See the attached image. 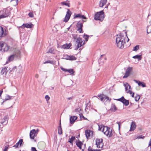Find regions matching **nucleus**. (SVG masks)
I'll list each match as a JSON object with an SVG mask.
<instances>
[{"label": "nucleus", "mask_w": 151, "mask_h": 151, "mask_svg": "<svg viewBox=\"0 0 151 151\" xmlns=\"http://www.w3.org/2000/svg\"><path fill=\"white\" fill-rule=\"evenodd\" d=\"M127 38L128 42L129 39L128 37L126 35V36L122 35V34L120 35H117L116 36V43L117 47L119 48H122L124 47V44L125 42V39L126 37Z\"/></svg>", "instance_id": "f257e3e1"}, {"label": "nucleus", "mask_w": 151, "mask_h": 151, "mask_svg": "<svg viewBox=\"0 0 151 151\" xmlns=\"http://www.w3.org/2000/svg\"><path fill=\"white\" fill-rule=\"evenodd\" d=\"M104 12L103 11L97 12L95 14L94 19L96 20L102 21L104 18Z\"/></svg>", "instance_id": "f03ea898"}, {"label": "nucleus", "mask_w": 151, "mask_h": 151, "mask_svg": "<svg viewBox=\"0 0 151 151\" xmlns=\"http://www.w3.org/2000/svg\"><path fill=\"white\" fill-rule=\"evenodd\" d=\"M102 132H103L104 134L106 136L109 137H110L112 135V129L110 128L107 126L104 127Z\"/></svg>", "instance_id": "7ed1b4c3"}, {"label": "nucleus", "mask_w": 151, "mask_h": 151, "mask_svg": "<svg viewBox=\"0 0 151 151\" xmlns=\"http://www.w3.org/2000/svg\"><path fill=\"white\" fill-rule=\"evenodd\" d=\"M82 22L80 21H78L76 25V27L78 28L77 30L80 33H83V31L82 30V27H83V22H86V21L82 20Z\"/></svg>", "instance_id": "20e7f679"}, {"label": "nucleus", "mask_w": 151, "mask_h": 151, "mask_svg": "<svg viewBox=\"0 0 151 151\" xmlns=\"http://www.w3.org/2000/svg\"><path fill=\"white\" fill-rule=\"evenodd\" d=\"M67 10L66 14L63 20V22H67L69 20L72 14V12L69 9H67Z\"/></svg>", "instance_id": "39448f33"}, {"label": "nucleus", "mask_w": 151, "mask_h": 151, "mask_svg": "<svg viewBox=\"0 0 151 151\" xmlns=\"http://www.w3.org/2000/svg\"><path fill=\"white\" fill-rule=\"evenodd\" d=\"M96 145L97 147L102 148L103 146V139H97L96 140Z\"/></svg>", "instance_id": "423d86ee"}, {"label": "nucleus", "mask_w": 151, "mask_h": 151, "mask_svg": "<svg viewBox=\"0 0 151 151\" xmlns=\"http://www.w3.org/2000/svg\"><path fill=\"white\" fill-rule=\"evenodd\" d=\"M7 70L8 73L12 74L17 70V67L16 66L12 67L11 65H9L7 66Z\"/></svg>", "instance_id": "0eeeda50"}, {"label": "nucleus", "mask_w": 151, "mask_h": 151, "mask_svg": "<svg viewBox=\"0 0 151 151\" xmlns=\"http://www.w3.org/2000/svg\"><path fill=\"white\" fill-rule=\"evenodd\" d=\"M117 100L122 102L126 106H127L129 104V100L125 99L124 96H122L121 98L118 99Z\"/></svg>", "instance_id": "6e6552de"}, {"label": "nucleus", "mask_w": 151, "mask_h": 151, "mask_svg": "<svg viewBox=\"0 0 151 151\" xmlns=\"http://www.w3.org/2000/svg\"><path fill=\"white\" fill-rule=\"evenodd\" d=\"M132 67H128L125 72V73L124 76H123L124 78H127L129 76L130 73L132 71Z\"/></svg>", "instance_id": "1a4fd4ad"}, {"label": "nucleus", "mask_w": 151, "mask_h": 151, "mask_svg": "<svg viewBox=\"0 0 151 151\" xmlns=\"http://www.w3.org/2000/svg\"><path fill=\"white\" fill-rule=\"evenodd\" d=\"M98 96L100 98L101 101L103 102L105 100L107 101L109 99V98L108 97L104 94L98 95Z\"/></svg>", "instance_id": "9d476101"}, {"label": "nucleus", "mask_w": 151, "mask_h": 151, "mask_svg": "<svg viewBox=\"0 0 151 151\" xmlns=\"http://www.w3.org/2000/svg\"><path fill=\"white\" fill-rule=\"evenodd\" d=\"M36 134L35 129H33L32 130H31L29 133L30 138L32 139H34L35 135Z\"/></svg>", "instance_id": "9b49d317"}, {"label": "nucleus", "mask_w": 151, "mask_h": 151, "mask_svg": "<svg viewBox=\"0 0 151 151\" xmlns=\"http://www.w3.org/2000/svg\"><path fill=\"white\" fill-rule=\"evenodd\" d=\"M32 26H33V24H23L22 26L20 27H21V28L22 29H23L24 27L31 28L32 27Z\"/></svg>", "instance_id": "f8f14e48"}, {"label": "nucleus", "mask_w": 151, "mask_h": 151, "mask_svg": "<svg viewBox=\"0 0 151 151\" xmlns=\"http://www.w3.org/2000/svg\"><path fill=\"white\" fill-rule=\"evenodd\" d=\"M81 18L83 19H86L87 18L84 15H82L80 14H75L74 18Z\"/></svg>", "instance_id": "ddd939ff"}, {"label": "nucleus", "mask_w": 151, "mask_h": 151, "mask_svg": "<svg viewBox=\"0 0 151 151\" xmlns=\"http://www.w3.org/2000/svg\"><path fill=\"white\" fill-rule=\"evenodd\" d=\"M134 81L138 84L139 86H142V87H146V85L145 83L143 82H141L140 81L134 80Z\"/></svg>", "instance_id": "4468645a"}, {"label": "nucleus", "mask_w": 151, "mask_h": 151, "mask_svg": "<svg viewBox=\"0 0 151 151\" xmlns=\"http://www.w3.org/2000/svg\"><path fill=\"white\" fill-rule=\"evenodd\" d=\"M20 50L18 49H15L14 51L13 55H14L15 57L17 58L19 57L20 56Z\"/></svg>", "instance_id": "2eb2a0df"}, {"label": "nucleus", "mask_w": 151, "mask_h": 151, "mask_svg": "<svg viewBox=\"0 0 151 151\" xmlns=\"http://www.w3.org/2000/svg\"><path fill=\"white\" fill-rule=\"evenodd\" d=\"M71 46V44L70 43L66 44L61 46H60V48L64 49H68Z\"/></svg>", "instance_id": "dca6fc26"}, {"label": "nucleus", "mask_w": 151, "mask_h": 151, "mask_svg": "<svg viewBox=\"0 0 151 151\" xmlns=\"http://www.w3.org/2000/svg\"><path fill=\"white\" fill-rule=\"evenodd\" d=\"M77 119V117L76 116H73L70 117V123L72 124Z\"/></svg>", "instance_id": "f3484780"}, {"label": "nucleus", "mask_w": 151, "mask_h": 151, "mask_svg": "<svg viewBox=\"0 0 151 151\" xmlns=\"http://www.w3.org/2000/svg\"><path fill=\"white\" fill-rule=\"evenodd\" d=\"M8 72L7 67H5L2 69L1 72V73L2 75L5 74V75L6 76Z\"/></svg>", "instance_id": "a211bd4d"}, {"label": "nucleus", "mask_w": 151, "mask_h": 151, "mask_svg": "<svg viewBox=\"0 0 151 151\" xmlns=\"http://www.w3.org/2000/svg\"><path fill=\"white\" fill-rule=\"evenodd\" d=\"M136 127V125L135 122H132L131 123V124L130 131H132L134 130L135 129Z\"/></svg>", "instance_id": "6ab92c4d"}, {"label": "nucleus", "mask_w": 151, "mask_h": 151, "mask_svg": "<svg viewBox=\"0 0 151 151\" xmlns=\"http://www.w3.org/2000/svg\"><path fill=\"white\" fill-rule=\"evenodd\" d=\"M76 144L77 146L78 147L79 149H81L82 146L83 144L80 141L78 140V141H76Z\"/></svg>", "instance_id": "aec40b11"}, {"label": "nucleus", "mask_w": 151, "mask_h": 151, "mask_svg": "<svg viewBox=\"0 0 151 151\" xmlns=\"http://www.w3.org/2000/svg\"><path fill=\"white\" fill-rule=\"evenodd\" d=\"M23 141V140L22 139H20L19 141L13 147H14L17 148H18V147L19 145L20 146L22 144Z\"/></svg>", "instance_id": "412c9836"}, {"label": "nucleus", "mask_w": 151, "mask_h": 151, "mask_svg": "<svg viewBox=\"0 0 151 151\" xmlns=\"http://www.w3.org/2000/svg\"><path fill=\"white\" fill-rule=\"evenodd\" d=\"M92 132V131L90 130H86L85 131V135L86 137L87 138H88V137L90 136V133Z\"/></svg>", "instance_id": "4be33fe9"}, {"label": "nucleus", "mask_w": 151, "mask_h": 151, "mask_svg": "<svg viewBox=\"0 0 151 151\" xmlns=\"http://www.w3.org/2000/svg\"><path fill=\"white\" fill-rule=\"evenodd\" d=\"M107 1V0H101L100 2V6L103 7L106 3Z\"/></svg>", "instance_id": "5701e85b"}, {"label": "nucleus", "mask_w": 151, "mask_h": 151, "mask_svg": "<svg viewBox=\"0 0 151 151\" xmlns=\"http://www.w3.org/2000/svg\"><path fill=\"white\" fill-rule=\"evenodd\" d=\"M8 119L6 116H5L3 119L1 123L4 125H6L7 123Z\"/></svg>", "instance_id": "b1692460"}, {"label": "nucleus", "mask_w": 151, "mask_h": 151, "mask_svg": "<svg viewBox=\"0 0 151 151\" xmlns=\"http://www.w3.org/2000/svg\"><path fill=\"white\" fill-rule=\"evenodd\" d=\"M58 133L59 134H62V130L61 128V121H60V125L58 128Z\"/></svg>", "instance_id": "393cba45"}, {"label": "nucleus", "mask_w": 151, "mask_h": 151, "mask_svg": "<svg viewBox=\"0 0 151 151\" xmlns=\"http://www.w3.org/2000/svg\"><path fill=\"white\" fill-rule=\"evenodd\" d=\"M111 110L114 112L115 111L117 110V108L114 104H112L111 105Z\"/></svg>", "instance_id": "a878e982"}, {"label": "nucleus", "mask_w": 151, "mask_h": 151, "mask_svg": "<svg viewBox=\"0 0 151 151\" xmlns=\"http://www.w3.org/2000/svg\"><path fill=\"white\" fill-rule=\"evenodd\" d=\"M9 14L8 13H7L6 12H5V13L0 15V18L7 17L9 16Z\"/></svg>", "instance_id": "bb28decb"}, {"label": "nucleus", "mask_w": 151, "mask_h": 151, "mask_svg": "<svg viewBox=\"0 0 151 151\" xmlns=\"http://www.w3.org/2000/svg\"><path fill=\"white\" fill-rule=\"evenodd\" d=\"M67 1L68 2L69 1H68V0H67L66 1H63V2H62L61 3V4L62 5H65L66 6H67L68 7H70V4L69 3L67 2Z\"/></svg>", "instance_id": "cd10ccee"}, {"label": "nucleus", "mask_w": 151, "mask_h": 151, "mask_svg": "<svg viewBox=\"0 0 151 151\" xmlns=\"http://www.w3.org/2000/svg\"><path fill=\"white\" fill-rule=\"evenodd\" d=\"M132 58L134 59H137L138 60H140L142 58V55H137L133 56Z\"/></svg>", "instance_id": "c85d7f7f"}, {"label": "nucleus", "mask_w": 151, "mask_h": 151, "mask_svg": "<svg viewBox=\"0 0 151 151\" xmlns=\"http://www.w3.org/2000/svg\"><path fill=\"white\" fill-rule=\"evenodd\" d=\"M104 59L105 60H106V57H105V55H102L101 56L100 58H99V59L98 62L99 63H101V60Z\"/></svg>", "instance_id": "c756f323"}, {"label": "nucleus", "mask_w": 151, "mask_h": 151, "mask_svg": "<svg viewBox=\"0 0 151 151\" xmlns=\"http://www.w3.org/2000/svg\"><path fill=\"white\" fill-rule=\"evenodd\" d=\"M67 59H69L70 60H76V58L73 56L70 55L68 56Z\"/></svg>", "instance_id": "7c9ffc66"}, {"label": "nucleus", "mask_w": 151, "mask_h": 151, "mask_svg": "<svg viewBox=\"0 0 151 151\" xmlns=\"http://www.w3.org/2000/svg\"><path fill=\"white\" fill-rule=\"evenodd\" d=\"M76 41L77 43H82L83 41V40H82V39L79 37L77 38Z\"/></svg>", "instance_id": "2f4dec72"}, {"label": "nucleus", "mask_w": 151, "mask_h": 151, "mask_svg": "<svg viewBox=\"0 0 151 151\" xmlns=\"http://www.w3.org/2000/svg\"><path fill=\"white\" fill-rule=\"evenodd\" d=\"M11 99V97L10 96L7 95H6V97L4 99V100L1 103V104H2L5 101L8 100L9 99Z\"/></svg>", "instance_id": "473e14b6"}, {"label": "nucleus", "mask_w": 151, "mask_h": 151, "mask_svg": "<svg viewBox=\"0 0 151 151\" xmlns=\"http://www.w3.org/2000/svg\"><path fill=\"white\" fill-rule=\"evenodd\" d=\"M14 55L13 54L11 55L8 58V60L9 62L13 60L14 57Z\"/></svg>", "instance_id": "72a5a7b5"}, {"label": "nucleus", "mask_w": 151, "mask_h": 151, "mask_svg": "<svg viewBox=\"0 0 151 151\" xmlns=\"http://www.w3.org/2000/svg\"><path fill=\"white\" fill-rule=\"evenodd\" d=\"M1 31H0V38H1L2 37L4 34V29L2 27H0Z\"/></svg>", "instance_id": "f704fd0d"}, {"label": "nucleus", "mask_w": 151, "mask_h": 151, "mask_svg": "<svg viewBox=\"0 0 151 151\" xmlns=\"http://www.w3.org/2000/svg\"><path fill=\"white\" fill-rule=\"evenodd\" d=\"M67 72H69L71 75H74V73L75 72L73 69H67Z\"/></svg>", "instance_id": "c9c22d12"}, {"label": "nucleus", "mask_w": 151, "mask_h": 151, "mask_svg": "<svg viewBox=\"0 0 151 151\" xmlns=\"http://www.w3.org/2000/svg\"><path fill=\"white\" fill-rule=\"evenodd\" d=\"M76 139L75 137L74 136H72L70 138V139L69 142L71 144H73V140Z\"/></svg>", "instance_id": "e433bc0d"}, {"label": "nucleus", "mask_w": 151, "mask_h": 151, "mask_svg": "<svg viewBox=\"0 0 151 151\" xmlns=\"http://www.w3.org/2000/svg\"><path fill=\"white\" fill-rule=\"evenodd\" d=\"M88 151H100V150H98V149H92V147L91 146H89L88 149Z\"/></svg>", "instance_id": "4c0bfd02"}, {"label": "nucleus", "mask_w": 151, "mask_h": 151, "mask_svg": "<svg viewBox=\"0 0 151 151\" xmlns=\"http://www.w3.org/2000/svg\"><path fill=\"white\" fill-rule=\"evenodd\" d=\"M54 62L52 60H47L43 63L44 64H46L50 63L51 64H54Z\"/></svg>", "instance_id": "58836bf2"}, {"label": "nucleus", "mask_w": 151, "mask_h": 151, "mask_svg": "<svg viewBox=\"0 0 151 151\" xmlns=\"http://www.w3.org/2000/svg\"><path fill=\"white\" fill-rule=\"evenodd\" d=\"M89 36L85 34H84L83 35V38L85 40V41H87L89 38Z\"/></svg>", "instance_id": "ea45409f"}, {"label": "nucleus", "mask_w": 151, "mask_h": 151, "mask_svg": "<svg viewBox=\"0 0 151 151\" xmlns=\"http://www.w3.org/2000/svg\"><path fill=\"white\" fill-rule=\"evenodd\" d=\"M124 86L125 87V90L127 91H128V86H129V84L128 83H124Z\"/></svg>", "instance_id": "a19ab883"}, {"label": "nucleus", "mask_w": 151, "mask_h": 151, "mask_svg": "<svg viewBox=\"0 0 151 151\" xmlns=\"http://www.w3.org/2000/svg\"><path fill=\"white\" fill-rule=\"evenodd\" d=\"M140 97L139 95H136L135 97V101H138L140 99Z\"/></svg>", "instance_id": "79ce46f5"}, {"label": "nucleus", "mask_w": 151, "mask_h": 151, "mask_svg": "<svg viewBox=\"0 0 151 151\" xmlns=\"http://www.w3.org/2000/svg\"><path fill=\"white\" fill-rule=\"evenodd\" d=\"M54 49L52 48H50L48 52H47V53H54Z\"/></svg>", "instance_id": "37998d69"}, {"label": "nucleus", "mask_w": 151, "mask_h": 151, "mask_svg": "<svg viewBox=\"0 0 151 151\" xmlns=\"http://www.w3.org/2000/svg\"><path fill=\"white\" fill-rule=\"evenodd\" d=\"M9 46L6 45L5 47L3 48L4 50V51H7L9 49Z\"/></svg>", "instance_id": "c03bdc74"}, {"label": "nucleus", "mask_w": 151, "mask_h": 151, "mask_svg": "<svg viewBox=\"0 0 151 151\" xmlns=\"http://www.w3.org/2000/svg\"><path fill=\"white\" fill-rule=\"evenodd\" d=\"M139 48V45H137L134 47L133 51H136Z\"/></svg>", "instance_id": "a18cd8bd"}, {"label": "nucleus", "mask_w": 151, "mask_h": 151, "mask_svg": "<svg viewBox=\"0 0 151 151\" xmlns=\"http://www.w3.org/2000/svg\"><path fill=\"white\" fill-rule=\"evenodd\" d=\"M4 44L3 43L0 42V50L2 51L3 49V47H4Z\"/></svg>", "instance_id": "49530a36"}, {"label": "nucleus", "mask_w": 151, "mask_h": 151, "mask_svg": "<svg viewBox=\"0 0 151 151\" xmlns=\"http://www.w3.org/2000/svg\"><path fill=\"white\" fill-rule=\"evenodd\" d=\"M82 45V43H77V47L75 48L76 50H77L78 48Z\"/></svg>", "instance_id": "de8ad7c7"}, {"label": "nucleus", "mask_w": 151, "mask_h": 151, "mask_svg": "<svg viewBox=\"0 0 151 151\" xmlns=\"http://www.w3.org/2000/svg\"><path fill=\"white\" fill-rule=\"evenodd\" d=\"M104 127L105 126L102 125H99V131H102V129H103Z\"/></svg>", "instance_id": "09e8293b"}, {"label": "nucleus", "mask_w": 151, "mask_h": 151, "mask_svg": "<svg viewBox=\"0 0 151 151\" xmlns=\"http://www.w3.org/2000/svg\"><path fill=\"white\" fill-rule=\"evenodd\" d=\"M28 15L30 17H34V14L32 12H29L28 14Z\"/></svg>", "instance_id": "8fccbe9b"}, {"label": "nucleus", "mask_w": 151, "mask_h": 151, "mask_svg": "<svg viewBox=\"0 0 151 151\" xmlns=\"http://www.w3.org/2000/svg\"><path fill=\"white\" fill-rule=\"evenodd\" d=\"M45 98L47 101H48L50 99V97L48 95H46Z\"/></svg>", "instance_id": "3c124183"}, {"label": "nucleus", "mask_w": 151, "mask_h": 151, "mask_svg": "<svg viewBox=\"0 0 151 151\" xmlns=\"http://www.w3.org/2000/svg\"><path fill=\"white\" fill-rule=\"evenodd\" d=\"M80 117L81 118L82 117L83 119H84L85 120H87V119L86 118H85L84 116H83V114H79Z\"/></svg>", "instance_id": "603ef678"}, {"label": "nucleus", "mask_w": 151, "mask_h": 151, "mask_svg": "<svg viewBox=\"0 0 151 151\" xmlns=\"http://www.w3.org/2000/svg\"><path fill=\"white\" fill-rule=\"evenodd\" d=\"M9 146H5V148L4 149L3 151H7V150Z\"/></svg>", "instance_id": "864d4df0"}, {"label": "nucleus", "mask_w": 151, "mask_h": 151, "mask_svg": "<svg viewBox=\"0 0 151 151\" xmlns=\"http://www.w3.org/2000/svg\"><path fill=\"white\" fill-rule=\"evenodd\" d=\"M31 151H37L35 147H32L31 148Z\"/></svg>", "instance_id": "5fc2aeb1"}, {"label": "nucleus", "mask_w": 151, "mask_h": 151, "mask_svg": "<svg viewBox=\"0 0 151 151\" xmlns=\"http://www.w3.org/2000/svg\"><path fill=\"white\" fill-rule=\"evenodd\" d=\"M61 69L62 70H63V71H64V72H67V69H65L63 67H61Z\"/></svg>", "instance_id": "6e6d98bb"}, {"label": "nucleus", "mask_w": 151, "mask_h": 151, "mask_svg": "<svg viewBox=\"0 0 151 151\" xmlns=\"http://www.w3.org/2000/svg\"><path fill=\"white\" fill-rule=\"evenodd\" d=\"M81 109H75V111L76 112H79V111L81 110Z\"/></svg>", "instance_id": "4d7b16f0"}, {"label": "nucleus", "mask_w": 151, "mask_h": 151, "mask_svg": "<svg viewBox=\"0 0 151 151\" xmlns=\"http://www.w3.org/2000/svg\"><path fill=\"white\" fill-rule=\"evenodd\" d=\"M137 138L139 139H143L144 138V137H142V136L140 135Z\"/></svg>", "instance_id": "13d9d810"}, {"label": "nucleus", "mask_w": 151, "mask_h": 151, "mask_svg": "<svg viewBox=\"0 0 151 151\" xmlns=\"http://www.w3.org/2000/svg\"><path fill=\"white\" fill-rule=\"evenodd\" d=\"M127 93H129L130 94H131L132 93V91H131L130 90H128V91L127 92Z\"/></svg>", "instance_id": "bf43d9fd"}, {"label": "nucleus", "mask_w": 151, "mask_h": 151, "mask_svg": "<svg viewBox=\"0 0 151 151\" xmlns=\"http://www.w3.org/2000/svg\"><path fill=\"white\" fill-rule=\"evenodd\" d=\"M73 98V97L72 96V97H70L68 98H67V99L68 100H70L71 99H72Z\"/></svg>", "instance_id": "052dcab7"}, {"label": "nucleus", "mask_w": 151, "mask_h": 151, "mask_svg": "<svg viewBox=\"0 0 151 151\" xmlns=\"http://www.w3.org/2000/svg\"><path fill=\"white\" fill-rule=\"evenodd\" d=\"M3 92V91L2 90H1L0 91V97H1V95Z\"/></svg>", "instance_id": "680f3d73"}, {"label": "nucleus", "mask_w": 151, "mask_h": 151, "mask_svg": "<svg viewBox=\"0 0 151 151\" xmlns=\"http://www.w3.org/2000/svg\"><path fill=\"white\" fill-rule=\"evenodd\" d=\"M116 123L118 124L119 125V129L120 128V122H117Z\"/></svg>", "instance_id": "e2e57ef3"}, {"label": "nucleus", "mask_w": 151, "mask_h": 151, "mask_svg": "<svg viewBox=\"0 0 151 151\" xmlns=\"http://www.w3.org/2000/svg\"><path fill=\"white\" fill-rule=\"evenodd\" d=\"M15 1L16 3V4L17 5L18 4V0H11V1Z\"/></svg>", "instance_id": "0e129e2a"}, {"label": "nucleus", "mask_w": 151, "mask_h": 151, "mask_svg": "<svg viewBox=\"0 0 151 151\" xmlns=\"http://www.w3.org/2000/svg\"><path fill=\"white\" fill-rule=\"evenodd\" d=\"M69 56L68 55H67L66 57L64 58V59L67 60H69V59H67L68 58V57Z\"/></svg>", "instance_id": "69168bd1"}, {"label": "nucleus", "mask_w": 151, "mask_h": 151, "mask_svg": "<svg viewBox=\"0 0 151 151\" xmlns=\"http://www.w3.org/2000/svg\"><path fill=\"white\" fill-rule=\"evenodd\" d=\"M39 131V130L38 129H37L36 130H35L36 133H37Z\"/></svg>", "instance_id": "338daca9"}, {"label": "nucleus", "mask_w": 151, "mask_h": 151, "mask_svg": "<svg viewBox=\"0 0 151 151\" xmlns=\"http://www.w3.org/2000/svg\"><path fill=\"white\" fill-rule=\"evenodd\" d=\"M35 77L36 78H38L39 77L38 75L36 74L35 75Z\"/></svg>", "instance_id": "774afa93"}]
</instances>
